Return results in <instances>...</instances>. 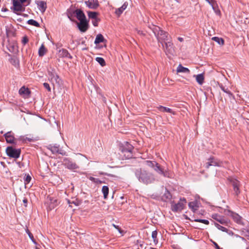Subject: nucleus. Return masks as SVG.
<instances>
[{
  "label": "nucleus",
  "mask_w": 249,
  "mask_h": 249,
  "mask_svg": "<svg viewBox=\"0 0 249 249\" xmlns=\"http://www.w3.org/2000/svg\"><path fill=\"white\" fill-rule=\"evenodd\" d=\"M136 176L139 180L145 184H149L153 182L155 180V177L153 174L149 173L147 171L140 169L136 172Z\"/></svg>",
  "instance_id": "nucleus-1"
},
{
  "label": "nucleus",
  "mask_w": 249,
  "mask_h": 249,
  "mask_svg": "<svg viewBox=\"0 0 249 249\" xmlns=\"http://www.w3.org/2000/svg\"><path fill=\"white\" fill-rule=\"evenodd\" d=\"M48 78L53 89H55L56 86H60L61 79L54 69L50 68L48 69Z\"/></svg>",
  "instance_id": "nucleus-2"
},
{
  "label": "nucleus",
  "mask_w": 249,
  "mask_h": 249,
  "mask_svg": "<svg viewBox=\"0 0 249 249\" xmlns=\"http://www.w3.org/2000/svg\"><path fill=\"white\" fill-rule=\"evenodd\" d=\"M153 32L161 43L170 39L168 37V33L161 30L159 27H155L153 29Z\"/></svg>",
  "instance_id": "nucleus-3"
},
{
  "label": "nucleus",
  "mask_w": 249,
  "mask_h": 249,
  "mask_svg": "<svg viewBox=\"0 0 249 249\" xmlns=\"http://www.w3.org/2000/svg\"><path fill=\"white\" fill-rule=\"evenodd\" d=\"M162 45L163 46L164 51L166 55H173L175 53V47L173 43L172 42L171 39L167 41L162 42Z\"/></svg>",
  "instance_id": "nucleus-4"
},
{
  "label": "nucleus",
  "mask_w": 249,
  "mask_h": 249,
  "mask_svg": "<svg viewBox=\"0 0 249 249\" xmlns=\"http://www.w3.org/2000/svg\"><path fill=\"white\" fill-rule=\"evenodd\" d=\"M6 152L7 155L10 157L17 159L19 157L20 149H14L12 147H8L6 148Z\"/></svg>",
  "instance_id": "nucleus-5"
},
{
  "label": "nucleus",
  "mask_w": 249,
  "mask_h": 249,
  "mask_svg": "<svg viewBox=\"0 0 249 249\" xmlns=\"http://www.w3.org/2000/svg\"><path fill=\"white\" fill-rule=\"evenodd\" d=\"M186 203V199L184 198H181L178 203L172 206V210L175 212L180 211L183 209Z\"/></svg>",
  "instance_id": "nucleus-6"
},
{
  "label": "nucleus",
  "mask_w": 249,
  "mask_h": 249,
  "mask_svg": "<svg viewBox=\"0 0 249 249\" xmlns=\"http://www.w3.org/2000/svg\"><path fill=\"white\" fill-rule=\"evenodd\" d=\"M63 164L66 167L70 170H74L78 168V166L75 162L67 158H65L63 160Z\"/></svg>",
  "instance_id": "nucleus-7"
},
{
  "label": "nucleus",
  "mask_w": 249,
  "mask_h": 249,
  "mask_svg": "<svg viewBox=\"0 0 249 249\" xmlns=\"http://www.w3.org/2000/svg\"><path fill=\"white\" fill-rule=\"evenodd\" d=\"M133 149V146L129 144L128 142H126L124 147L122 149V152L125 154H127V158H130L132 157V152Z\"/></svg>",
  "instance_id": "nucleus-8"
},
{
  "label": "nucleus",
  "mask_w": 249,
  "mask_h": 249,
  "mask_svg": "<svg viewBox=\"0 0 249 249\" xmlns=\"http://www.w3.org/2000/svg\"><path fill=\"white\" fill-rule=\"evenodd\" d=\"M14 10L17 12H22L25 10V5L19 0H13Z\"/></svg>",
  "instance_id": "nucleus-9"
},
{
  "label": "nucleus",
  "mask_w": 249,
  "mask_h": 249,
  "mask_svg": "<svg viewBox=\"0 0 249 249\" xmlns=\"http://www.w3.org/2000/svg\"><path fill=\"white\" fill-rule=\"evenodd\" d=\"M153 169L159 174L162 175L164 177H169V172L166 170H164L158 163L154 166Z\"/></svg>",
  "instance_id": "nucleus-10"
},
{
  "label": "nucleus",
  "mask_w": 249,
  "mask_h": 249,
  "mask_svg": "<svg viewBox=\"0 0 249 249\" xmlns=\"http://www.w3.org/2000/svg\"><path fill=\"white\" fill-rule=\"evenodd\" d=\"M86 6L91 9H96L99 6L98 0H88L85 1Z\"/></svg>",
  "instance_id": "nucleus-11"
},
{
  "label": "nucleus",
  "mask_w": 249,
  "mask_h": 249,
  "mask_svg": "<svg viewBox=\"0 0 249 249\" xmlns=\"http://www.w3.org/2000/svg\"><path fill=\"white\" fill-rule=\"evenodd\" d=\"M48 209L49 210H52L58 205L57 200L53 197H49L48 201L47 202Z\"/></svg>",
  "instance_id": "nucleus-12"
},
{
  "label": "nucleus",
  "mask_w": 249,
  "mask_h": 249,
  "mask_svg": "<svg viewBox=\"0 0 249 249\" xmlns=\"http://www.w3.org/2000/svg\"><path fill=\"white\" fill-rule=\"evenodd\" d=\"M231 182L232 183V185L233 187V190L234 191L235 194L236 195H238L240 193V190H239L240 182H239V181L236 179H232L231 180Z\"/></svg>",
  "instance_id": "nucleus-13"
},
{
  "label": "nucleus",
  "mask_w": 249,
  "mask_h": 249,
  "mask_svg": "<svg viewBox=\"0 0 249 249\" xmlns=\"http://www.w3.org/2000/svg\"><path fill=\"white\" fill-rule=\"evenodd\" d=\"M209 162L206 163V167L209 168L210 166H220L221 165L222 162H219L217 160L213 158H210L209 160Z\"/></svg>",
  "instance_id": "nucleus-14"
},
{
  "label": "nucleus",
  "mask_w": 249,
  "mask_h": 249,
  "mask_svg": "<svg viewBox=\"0 0 249 249\" xmlns=\"http://www.w3.org/2000/svg\"><path fill=\"white\" fill-rule=\"evenodd\" d=\"M78 27L79 29L82 32H86L88 28V24L87 21V20L80 21L79 23H78Z\"/></svg>",
  "instance_id": "nucleus-15"
},
{
  "label": "nucleus",
  "mask_w": 249,
  "mask_h": 249,
  "mask_svg": "<svg viewBox=\"0 0 249 249\" xmlns=\"http://www.w3.org/2000/svg\"><path fill=\"white\" fill-rule=\"evenodd\" d=\"M36 3L37 5L38 9L42 13H44L45 11L47 8V4L45 1L36 0Z\"/></svg>",
  "instance_id": "nucleus-16"
},
{
  "label": "nucleus",
  "mask_w": 249,
  "mask_h": 249,
  "mask_svg": "<svg viewBox=\"0 0 249 249\" xmlns=\"http://www.w3.org/2000/svg\"><path fill=\"white\" fill-rule=\"evenodd\" d=\"M48 149H50L53 153H59L61 155H63V153L62 150L59 149V145L56 144L52 146L49 145L48 146Z\"/></svg>",
  "instance_id": "nucleus-17"
},
{
  "label": "nucleus",
  "mask_w": 249,
  "mask_h": 249,
  "mask_svg": "<svg viewBox=\"0 0 249 249\" xmlns=\"http://www.w3.org/2000/svg\"><path fill=\"white\" fill-rule=\"evenodd\" d=\"M75 13L76 15L77 18L80 21H82L86 20V18L85 14H84L83 11H81V10H80V9L76 10L75 11Z\"/></svg>",
  "instance_id": "nucleus-18"
},
{
  "label": "nucleus",
  "mask_w": 249,
  "mask_h": 249,
  "mask_svg": "<svg viewBox=\"0 0 249 249\" xmlns=\"http://www.w3.org/2000/svg\"><path fill=\"white\" fill-rule=\"evenodd\" d=\"M19 94L24 97H26L30 94V91L28 88H26L23 86L19 89Z\"/></svg>",
  "instance_id": "nucleus-19"
},
{
  "label": "nucleus",
  "mask_w": 249,
  "mask_h": 249,
  "mask_svg": "<svg viewBox=\"0 0 249 249\" xmlns=\"http://www.w3.org/2000/svg\"><path fill=\"white\" fill-rule=\"evenodd\" d=\"M194 77H196V81L199 85H202L203 84L204 81V76L203 73L194 75Z\"/></svg>",
  "instance_id": "nucleus-20"
},
{
  "label": "nucleus",
  "mask_w": 249,
  "mask_h": 249,
  "mask_svg": "<svg viewBox=\"0 0 249 249\" xmlns=\"http://www.w3.org/2000/svg\"><path fill=\"white\" fill-rule=\"evenodd\" d=\"M4 136L7 142L10 143L14 142L15 139L14 136L12 135L11 132H8L5 134Z\"/></svg>",
  "instance_id": "nucleus-21"
},
{
  "label": "nucleus",
  "mask_w": 249,
  "mask_h": 249,
  "mask_svg": "<svg viewBox=\"0 0 249 249\" xmlns=\"http://www.w3.org/2000/svg\"><path fill=\"white\" fill-rule=\"evenodd\" d=\"M128 3L126 2H124L123 5L120 8L117 9L115 11V14L118 16H120L123 11L126 8Z\"/></svg>",
  "instance_id": "nucleus-22"
},
{
  "label": "nucleus",
  "mask_w": 249,
  "mask_h": 249,
  "mask_svg": "<svg viewBox=\"0 0 249 249\" xmlns=\"http://www.w3.org/2000/svg\"><path fill=\"white\" fill-rule=\"evenodd\" d=\"M177 72L178 73H189L190 71V70L187 68L183 67L181 64H179L177 69Z\"/></svg>",
  "instance_id": "nucleus-23"
},
{
  "label": "nucleus",
  "mask_w": 249,
  "mask_h": 249,
  "mask_svg": "<svg viewBox=\"0 0 249 249\" xmlns=\"http://www.w3.org/2000/svg\"><path fill=\"white\" fill-rule=\"evenodd\" d=\"M59 55L63 57H67L69 58H71L72 57L68 51L64 49H62L59 51Z\"/></svg>",
  "instance_id": "nucleus-24"
},
{
  "label": "nucleus",
  "mask_w": 249,
  "mask_h": 249,
  "mask_svg": "<svg viewBox=\"0 0 249 249\" xmlns=\"http://www.w3.org/2000/svg\"><path fill=\"white\" fill-rule=\"evenodd\" d=\"M47 52V49L45 48L44 44H42L38 50V55L39 56H43Z\"/></svg>",
  "instance_id": "nucleus-25"
},
{
  "label": "nucleus",
  "mask_w": 249,
  "mask_h": 249,
  "mask_svg": "<svg viewBox=\"0 0 249 249\" xmlns=\"http://www.w3.org/2000/svg\"><path fill=\"white\" fill-rule=\"evenodd\" d=\"M158 108L160 111H162V112H169V113H172L173 114H175V112L174 111H173L172 109H171V108H169L168 107H163V106H160L159 107H158Z\"/></svg>",
  "instance_id": "nucleus-26"
},
{
  "label": "nucleus",
  "mask_w": 249,
  "mask_h": 249,
  "mask_svg": "<svg viewBox=\"0 0 249 249\" xmlns=\"http://www.w3.org/2000/svg\"><path fill=\"white\" fill-rule=\"evenodd\" d=\"M212 218L216 221L220 222L221 224H223L225 223V219L221 217L220 215H218L217 214H213L212 216Z\"/></svg>",
  "instance_id": "nucleus-27"
},
{
  "label": "nucleus",
  "mask_w": 249,
  "mask_h": 249,
  "mask_svg": "<svg viewBox=\"0 0 249 249\" xmlns=\"http://www.w3.org/2000/svg\"><path fill=\"white\" fill-rule=\"evenodd\" d=\"M232 217L234 221L238 224H241L242 222V218L237 213H233L232 214Z\"/></svg>",
  "instance_id": "nucleus-28"
},
{
  "label": "nucleus",
  "mask_w": 249,
  "mask_h": 249,
  "mask_svg": "<svg viewBox=\"0 0 249 249\" xmlns=\"http://www.w3.org/2000/svg\"><path fill=\"white\" fill-rule=\"evenodd\" d=\"M104 40V38L103 36L101 34H98L96 36L95 38L94 43L96 44H99L101 42H103Z\"/></svg>",
  "instance_id": "nucleus-29"
},
{
  "label": "nucleus",
  "mask_w": 249,
  "mask_h": 249,
  "mask_svg": "<svg viewBox=\"0 0 249 249\" xmlns=\"http://www.w3.org/2000/svg\"><path fill=\"white\" fill-rule=\"evenodd\" d=\"M102 192L104 195V197L105 199H106L107 197L108 192H109V189L108 187L107 186H104L102 187Z\"/></svg>",
  "instance_id": "nucleus-30"
},
{
  "label": "nucleus",
  "mask_w": 249,
  "mask_h": 249,
  "mask_svg": "<svg viewBox=\"0 0 249 249\" xmlns=\"http://www.w3.org/2000/svg\"><path fill=\"white\" fill-rule=\"evenodd\" d=\"M144 164L154 169V166L157 165V162L155 161L146 160L144 161Z\"/></svg>",
  "instance_id": "nucleus-31"
},
{
  "label": "nucleus",
  "mask_w": 249,
  "mask_h": 249,
  "mask_svg": "<svg viewBox=\"0 0 249 249\" xmlns=\"http://www.w3.org/2000/svg\"><path fill=\"white\" fill-rule=\"evenodd\" d=\"M189 207L194 212L197 209V203L195 202H191L189 203Z\"/></svg>",
  "instance_id": "nucleus-32"
},
{
  "label": "nucleus",
  "mask_w": 249,
  "mask_h": 249,
  "mask_svg": "<svg viewBox=\"0 0 249 249\" xmlns=\"http://www.w3.org/2000/svg\"><path fill=\"white\" fill-rule=\"evenodd\" d=\"M88 15L89 18L94 19L97 18L98 13L96 12L89 11L88 13Z\"/></svg>",
  "instance_id": "nucleus-33"
},
{
  "label": "nucleus",
  "mask_w": 249,
  "mask_h": 249,
  "mask_svg": "<svg viewBox=\"0 0 249 249\" xmlns=\"http://www.w3.org/2000/svg\"><path fill=\"white\" fill-rule=\"evenodd\" d=\"M68 203L69 204L70 206L72 207V204H74L75 206H78L80 204V201L75 199L74 200L71 201L70 200H67Z\"/></svg>",
  "instance_id": "nucleus-34"
},
{
  "label": "nucleus",
  "mask_w": 249,
  "mask_h": 249,
  "mask_svg": "<svg viewBox=\"0 0 249 249\" xmlns=\"http://www.w3.org/2000/svg\"><path fill=\"white\" fill-rule=\"evenodd\" d=\"M212 39L215 42H216L217 43H218L219 45H223L224 43V40L221 38H219L218 37H213L212 38Z\"/></svg>",
  "instance_id": "nucleus-35"
},
{
  "label": "nucleus",
  "mask_w": 249,
  "mask_h": 249,
  "mask_svg": "<svg viewBox=\"0 0 249 249\" xmlns=\"http://www.w3.org/2000/svg\"><path fill=\"white\" fill-rule=\"evenodd\" d=\"M27 23L30 25H33L37 27L39 26V24L34 19L28 20Z\"/></svg>",
  "instance_id": "nucleus-36"
},
{
  "label": "nucleus",
  "mask_w": 249,
  "mask_h": 249,
  "mask_svg": "<svg viewBox=\"0 0 249 249\" xmlns=\"http://www.w3.org/2000/svg\"><path fill=\"white\" fill-rule=\"evenodd\" d=\"M95 59L102 66L106 65V62L102 57H97Z\"/></svg>",
  "instance_id": "nucleus-37"
},
{
  "label": "nucleus",
  "mask_w": 249,
  "mask_h": 249,
  "mask_svg": "<svg viewBox=\"0 0 249 249\" xmlns=\"http://www.w3.org/2000/svg\"><path fill=\"white\" fill-rule=\"evenodd\" d=\"M157 237V231H153L152 232V237L153 239L154 242L155 244L158 243Z\"/></svg>",
  "instance_id": "nucleus-38"
},
{
  "label": "nucleus",
  "mask_w": 249,
  "mask_h": 249,
  "mask_svg": "<svg viewBox=\"0 0 249 249\" xmlns=\"http://www.w3.org/2000/svg\"><path fill=\"white\" fill-rule=\"evenodd\" d=\"M26 233L28 234L29 237L31 239L33 242H34L35 244H36V242L34 239V236L33 234L31 233V232L29 231L28 229L26 230Z\"/></svg>",
  "instance_id": "nucleus-39"
},
{
  "label": "nucleus",
  "mask_w": 249,
  "mask_h": 249,
  "mask_svg": "<svg viewBox=\"0 0 249 249\" xmlns=\"http://www.w3.org/2000/svg\"><path fill=\"white\" fill-rule=\"evenodd\" d=\"M194 221L196 222H200V223L205 224L206 225H208L209 223V221L207 220H205V219H195L194 220Z\"/></svg>",
  "instance_id": "nucleus-40"
},
{
  "label": "nucleus",
  "mask_w": 249,
  "mask_h": 249,
  "mask_svg": "<svg viewBox=\"0 0 249 249\" xmlns=\"http://www.w3.org/2000/svg\"><path fill=\"white\" fill-rule=\"evenodd\" d=\"M220 88L224 92L228 93V94H229L231 96L232 95V93H231V92L229 90H228V89H225L223 86H221Z\"/></svg>",
  "instance_id": "nucleus-41"
},
{
  "label": "nucleus",
  "mask_w": 249,
  "mask_h": 249,
  "mask_svg": "<svg viewBox=\"0 0 249 249\" xmlns=\"http://www.w3.org/2000/svg\"><path fill=\"white\" fill-rule=\"evenodd\" d=\"M43 86H44V88L45 89H46L49 92H51V87H50V85H49V84L48 83H43Z\"/></svg>",
  "instance_id": "nucleus-42"
},
{
  "label": "nucleus",
  "mask_w": 249,
  "mask_h": 249,
  "mask_svg": "<svg viewBox=\"0 0 249 249\" xmlns=\"http://www.w3.org/2000/svg\"><path fill=\"white\" fill-rule=\"evenodd\" d=\"M233 238L236 239H239V240H241L242 241H245V239L244 237H241L240 236L237 235V234H233Z\"/></svg>",
  "instance_id": "nucleus-43"
},
{
  "label": "nucleus",
  "mask_w": 249,
  "mask_h": 249,
  "mask_svg": "<svg viewBox=\"0 0 249 249\" xmlns=\"http://www.w3.org/2000/svg\"><path fill=\"white\" fill-rule=\"evenodd\" d=\"M215 225L218 229L221 230L222 231H226V228L222 227L218 224H215Z\"/></svg>",
  "instance_id": "nucleus-44"
},
{
  "label": "nucleus",
  "mask_w": 249,
  "mask_h": 249,
  "mask_svg": "<svg viewBox=\"0 0 249 249\" xmlns=\"http://www.w3.org/2000/svg\"><path fill=\"white\" fill-rule=\"evenodd\" d=\"M211 5L213 9L215 10V8H214V6L213 5V3L214 2V0H206Z\"/></svg>",
  "instance_id": "nucleus-45"
},
{
  "label": "nucleus",
  "mask_w": 249,
  "mask_h": 249,
  "mask_svg": "<svg viewBox=\"0 0 249 249\" xmlns=\"http://www.w3.org/2000/svg\"><path fill=\"white\" fill-rule=\"evenodd\" d=\"M99 21V19H98V18L93 19L92 24H93V26H97L98 23Z\"/></svg>",
  "instance_id": "nucleus-46"
},
{
  "label": "nucleus",
  "mask_w": 249,
  "mask_h": 249,
  "mask_svg": "<svg viewBox=\"0 0 249 249\" xmlns=\"http://www.w3.org/2000/svg\"><path fill=\"white\" fill-rule=\"evenodd\" d=\"M31 179V178L30 176L28 175L25 178V181L26 183H28L30 181Z\"/></svg>",
  "instance_id": "nucleus-47"
},
{
  "label": "nucleus",
  "mask_w": 249,
  "mask_h": 249,
  "mask_svg": "<svg viewBox=\"0 0 249 249\" xmlns=\"http://www.w3.org/2000/svg\"><path fill=\"white\" fill-rule=\"evenodd\" d=\"M28 41V38L26 37V36H24L23 37V39H22V42L23 44H25L26 43H27Z\"/></svg>",
  "instance_id": "nucleus-48"
},
{
  "label": "nucleus",
  "mask_w": 249,
  "mask_h": 249,
  "mask_svg": "<svg viewBox=\"0 0 249 249\" xmlns=\"http://www.w3.org/2000/svg\"><path fill=\"white\" fill-rule=\"evenodd\" d=\"M112 226L116 229H117L118 230V231L120 232H121L122 231L121 230V229H120V228L118 226H117V225H115V224H112Z\"/></svg>",
  "instance_id": "nucleus-49"
},
{
  "label": "nucleus",
  "mask_w": 249,
  "mask_h": 249,
  "mask_svg": "<svg viewBox=\"0 0 249 249\" xmlns=\"http://www.w3.org/2000/svg\"><path fill=\"white\" fill-rule=\"evenodd\" d=\"M213 244H214V246H215V247L216 249H221L219 247V246L218 245V244H217L216 243H215V242H213Z\"/></svg>",
  "instance_id": "nucleus-50"
},
{
  "label": "nucleus",
  "mask_w": 249,
  "mask_h": 249,
  "mask_svg": "<svg viewBox=\"0 0 249 249\" xmlns=\"http://www.w3.org/2000/svg\"><path fill=\"white\" fill-rule=\"evenodd\" d=\"M23 202L24 203L25 206H26V204L27 203V199H24L23 200Z\"/></svg>",
  "instance_id": "nucleus-51"
},
{
  "label": "nucleus",
  "mask_w": 249,
  "mask_h": 249,
  "mask_svg": "<svg viewBox=\"0 0 249 249\" xmlns=\"http://www.w3.org/2000/svg\"><path fill=\"white\" fill-rule=\"evenodd\" d=\"M178 41H179L180 42H182L183 41V38H182V37H178Z\"/></svg>",
  "instance_id": "nucleus-52"
},
{
  "label": "nucleus",
  "mask_w": 249,
  "mask_h": 249,
  "mask_svg": "<svg viewBox=\"0 0 249 249\" xmlns=\"http://www.w3.org/2000/svg\"><path fill=\"white\" fill-rule=\"evenodd\" d=\"M248 235H246V236L248 237V239H249V231H248Z\"/></svg>",
  "instance_id": "nucleus-53"
},
{
  "label": "nucleus",
  "mask_w": 249,
  "mask_h": 249,
  "mask_svg": "<svg viewBox=\"0 0 249 249\" xmlns=\"http://www.w3.org/2000/svg\"><path fill=\"white\" fill-rule=\"evenodd\" d=\"M215 12H216V13H219V11H215Z\"/></svg>",
  "instance_id": "nucleus-54"
},
{
  "label": "nucleus",
  "mask_w": 249,
  "mask_h": 249,
  "mask_svg": "<svg viewBox=\"0 0 249 249\" xmlns=\"http://www.w3.org/2000/svg\"><path fill=\"white\" fill-rule=\"evenodd\" d=\"M7 10L6 9H4L3 11H7Z\"/></svg>",
  "instance_id": "nucleus-55"
},
{
  "label": "nucleus",
  "mask_w": 249,
  "mask_h": 249,
  "mask_svg": "<svg viewBox=\"0 0 249 249\" xmlns=\"http://www.w3.org/2000/svg\"><path fill=\"white\" fill-rule=\"evenodd\" d=\"M246 249H249V248H247Z\"/></svg>",
  "instance_id": "nucleus-56"
}]
</instances>
